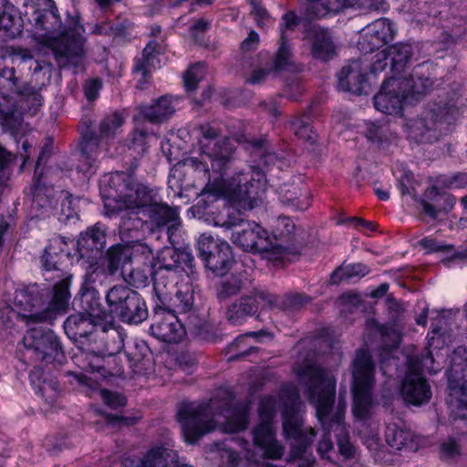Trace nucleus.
<instances>
[{
	"instance_id": "f257e3e1",
	"label": "nucleus",
	"mask_w": 467,
	"mask_h": 467,
	"mask_svg": "<svg viewBox=\"0 0 467 467\" xmlns=\"http://www.w3.org/2000/svg\"><path fill=\"white\" fill-rule=\"evenodd\" d=\"M187 133L197 140L200 158L190 157L184 165L192 169L200 179L206 180L202 194L223 197L238 209L252 210L266 191L265 176L259 169L234 171L228 177L234 147L231 139L220 136L219 129L211 123L193 126Z\"/></svg>"
},
{
	"instance_id": "f03ea898",
	"label": "nucleus",
	"mask_w": 467,
	"mask_h": 467,
	"mask_svg": "<svg viewBox=\"0 0 467 467\" xmlns=\"http://www.w3.org/2000/svg\"><path fill=\"white\" fill-rule=\"evenodd\" d=\"M100 190L105 198V208L112 213H121L122 231L139 230L148 223L161 228L179 219L175 208L160 202L148 186L135 183L131 174L116 171L104 175Z\"/></svg>"
},
{
	"instance_id": "7ed1b4c3",
	"label": "nucleus",
	"mask_w": 467,
	"mask_h": 467,
	"mask_svg": "<svg viewBox=\"0 0 467 467\" xmlns=\"http://www.w3.org/2000/svg\"><path fill=\"white\" fill-rule=\"evenodd\" d=\"M300 382L306 387L308 400L316 408L318 420L326 433L318 442L317 451L329 458L333 442L329 437L335 433L339 452L346 458L354 454V446L349 441L348 431L344 423L345 406L338 404L334 410L336 399V379L327 370L316 365H306L296 369Z\"/></svg>"
},
{
	"instance_id": "20e7f679",
	"label": "nucleus",
	"mask_w": 467,
	"mask_h": 467,
	"mask_svg": "<svg viewBox=\"0 0 467 467\" xmlns=\"http://www.w3.org/2000/svg\"><path fill=\"white\" fill-rule=\"evenodd\" d=\"M27 2L36 5L31 18H27L33 38L52 49L59 67L77 64L83 55L84 43V37L78 31V17L67 28L53 0Z\"/></svg>"
},
{
	"instance_id": "39448f33",
	"label": "nucleus",
	"mask_w": 467,
	"mask_h": 467,
	"mask_svg": "<svg viewBox=\"0 0 467 467\" xmlns=\"http://www.w3.org/2000/svg\"><path fill=\"white\" fill-rule=\"evenodd\" d=\"M178 419L187 443H194L212 431L219 423L224 432H238L246 429L248 410L244 405L232 406L226 393L222 399L214 398L208 402L182 403Z\"/></svg>"
},
{
	"instance_id": "423d86ee",
	"label": "nucleus",
	"mask_w": 467,
	"mask_h": 467,
	"mask_svg": "<svg viewBox=\"0 0 467 467\" xmlns=\"http://www.w3.org/2000/svg\"><path fill=\"white\" fill-rule=\"evenodd\" d=\"M283 430L286 439L294 440L288 462H297V467H314L315 457L307 450L311 446L316 431L312 427L304 428L300 416L301 401L296 388L289 387L282 390Z\"/></svg>"
},
{
	"instance_id": "0eeeda50",
	"label": "nucleus",
	"mask_w": 467,
	"mask_h": 467,
	"mask_svg": "<svg viewBox=\"0 0 467 467\" xmlns=\"http://www.w3.org/2000/svg\"><path fill=\"white\" fill-rule=\"evenodd\" d=\"M216 225L232 230V241L245 251L266 254L270 260L285 257L286 249L280 244H275L268 233L255 223L223 220L222 223L217 221Z\"/></svg>"
},
{
	"instance_id": "6e6552de",
	"label": "nucleus",
	"mask_w": 467,
	"mask_h": 467,
	"mask_svg": "<svg viewBox=\"0 0 467 467\" xmlns=\"http://www.w3.org/2000/svg\"><path fill=\"white\" fill-rule=\"evenodd\" d=\"M124 122L123 114L119 111H114L105 115L99 121V134L89 130L82 134L80 157L77 166L78 171L83 172L86 176L94 173L99 154L100 140H108L119 134Z\"/></svg>"
},
{
	"instance_id": "1a4fd4ad",
	"label": "nucleus",
	"mask_w": 467,
	"mask_h": 467,
	"mask_svg": "<svg viewBox=\"0 0 467 467\" xmlns=\"http://www.w3.org/2000/svg\"><path fill=\"white\" fill-rule=\"evenodd\" d=\"M431 86L429 78H391L382 83L379 92L374 97V106L377 110L389 115H398L401 112L402 102L409 95H420L428 90Z\"/></svg>"
},
{
	"instance_id": "9d476101",
	"label": "nucleus",
	"mask_w": 467,
	"mask_h": 467,
	"mask_svg": "<svg viewBox=\"0 0 467 467\" xmlns=\"http://www.w3.org/2000/svg\"><path fill=\"white\" fill-rule=\"evenodd\" d=\"M373 385L374 364L369 353L360 349L353 361V413L358 419L364 420L371 413Z\"/></svg>"
},
{
	"instance_id": "9b49d317",
	"label": "nucleus",
	"mask_w": 467,
	"mask_h": 467,
	"mask_svg": "<svg viewBox=\"0 0 467 467\" xmlns=\"http://www.w3.org/2000/svg\"><path fill=\"white\" fill-rule=\"evenodd\" d=\"M276 400L274 397L262 399L259 406L261 422L253 431L254 443L265 458L279 460L284 455V447L275 439L272 419L276 411Z\"/></svg>"
},
{
	"instance_id": "f8f14e48",
	"label": "nucleus",
	"mask_w": 467,
	"mask_h": 467,
	"mask_svg": "<svg viewBox=\"0 0 467 467\" xmlns=\"http://www.w3.org/2000/svg\"><path fill=\"white\" fill-rule=\"evenodd\" d=\"M73 275L70 273H63L60 279L57 281L53 287V296L47 307L41 312L32 314H21L12 308H8L9 314L21 317L27 326L35 323L48 322L52 323L57 315H60L68 307V302L71 297L70 287Z\"/></svg>"
},
{
	"instance_id": "ddd939ff",
	"label": "nucleus",
	"mask_w": 467,
	"mask_h": 467,
	"mask_svg": "<svg viewBox=\"0 0 467 467\" xmlns=\"http://www.w3.org/2000/svg\"><path fill=\"white\" fill-rule=\"evenodd\" d=\"M25 348L31 351L36 360L51 363L63 357L61 343L50 329L30 328L24 336Z\"/></svg>"
},
{
	"instance_id": "4468645a",
	"label": "nucleus",
	"mask_w": 467,
	"mask_h": 467,
	"mask_svg": "<svg viewBox=\"0 0 467 467\" xmlns=\"http://www.w3.org/2000/svg\"><path fill=\"white\" fill-rule=\"evenodd\" d=\"M305 14L311 19L334 16L345 8L379 10L384 0H300Z\"/></svg>"
},
{
	"instance_id": "2eb2a0df",
	"label": "nucleus",
	"mask_w": 467,
	"mask_h": 467,
	"mask_svg": "<svg viewBox=\"0 0 467 467\" xmlns=\"http://www.w3.org/2000/svg\"><path fill=\"white\" fill-rule=\"evenodd\" d=\"M154 269H163L182 275L185 273L190 280L197 277L193 255L186 250L164 247L158 252L154 259Z\"/></svg>"
},
{
	"instance_id": "dca6fc26",
	"label": "nucleus",
	"mask_w": 467,
	"mask_h": 467,
	"mask_svg": "<svg viewBox=\"0 0 467 467\" xmlns=\"http://www.w3.org/2000/svg\"><path fill=\"white\" fill-rule=\"evenodd\" d=\"M150 330L157 339L178 343L186 335V328L173 311L158 309L154 312Z\"/></svg>"
},
{
	"instance_id": "f3484780",
	"label": "nucleus",
	"mask_w": 467,
	"mask_h": 467,
	"mask_svg": "<svg viewBox=\"0 0 467 467\" xmlns=\"http://www.w3.org/2000/svg\"><path fill=\"white\" fill-rule=\"evenodd\" d=\"M101 318L95 334L94 341L98 343V352L101 356H108L109 358L119 353L124 348V333L116 327L112 317Z\"/></svg>"
},
{
	"instance_id": "a211bd4d",
	"label": "nucleus",
	"mask_w": 467,
	"mask_h": 467,
	"mask_svg": "<svg viewBox=\"0 0 467 467\" xmlns=\"http://www.w3.org/2000/svg\"><path fill=\"white\" fill-rule=\"evenodd\" d=\"M447 403L451 411L462 418L459 412L467 410V362L462 367L453 362L449 376Z\"/></svg>"
},
{
	"instance_id": "6ab92c4d",
	"label": "nucleus",
	"mask_w": 467,
	"mask_h": 467,
	"mask_svg": "<svg viewBox=\"0 0 467 467\" xmlns=\"http://www.w3.org/2000/svg\"><path fill=\"white\" fill-rule=\"evenodd\" d=\"M100 272L98 269L88 270L82 282L78 292L80 306L88 314L98 318L109 317V315L102 310L100 296L96 288Z\"/></svg>"
},
{
	"instance_id": "aec40b11",
	"label": "nucleus",
	"mask_w": 467,
	"mask_h": 467,
	"mask_svg": "<svg viewBox=\"0 0 467 467\" xmlns=\"http://www.w3.org/2000/svg\"><path fill=\"white\" fill-rule=\"evenodd\" d=\"M404 400L416 406L428 402L431 398V390L427 380L421 376L419 368L409 365L400 389Z\"/></svg>"
},
{
	"instance_id": "412c9836",
	"label": "nucleus",
	"mask_w": 467,
	"mask_h": 467,
	"mask_svg": "<svg viewBox=\"0 0 467 467\" xmlns=\"http://www.w3.org/2000/svg\"><path fill=\"white\" fill-rule=\"evenodd\" d=\"M368 63L361 59L351 60L338 73V88L343 91L361 94L365 83Z\"/></svg>"
},
{
	"instance_id": "4be33fe9",
	"label": "nucleus",
	"mask_w": 467,
	"mask_h": 467,
	"mask_svg": "<svg viewBox=\"0 0 467 467\" xmlns=\"http://www.w3.org/2000/svg\"><path fill=\"white\" fill-rule=\"evenodd\" d=\"M106 244V234L99 225L88 228L77 241V251L81 258L88 261L100 257Z\"/></svg>"
},
{
	"instance_id": "5701e85b",
	"label": "nucleus",
	"mask_w": 467,
	"mask_h": 467,
	"mask_svg": "<svg viewBox=\"0 0 467 467\" xmlns=\"http://www.w3.org/2000/svg\"><path fill=\"white\" fill-rule=\"evenodd\" d=\"M439 186L435 182V185L425 191L420 202L424 213L432 219L438 218L441 213H448L455 204V198L446 192H440Z\"/></svg>"
},
{
	"instance_id": "b1692460",
	"label": "nucleus",
	"mask_w": 467,
	"mask_h": 467,
	"mask_svg": "<svg viewBox=\"0 0 467 467\" xmlns=\"http://www.w3.org/2000/svg\"><path fill=\"white\" fill-rule=\"evenodd\" d=\"M101 318L86 312L70 315L64 322V329L67 337L74 341L94 336Z\"/></svg>"
},
{
	"instance_id": "393cba45",
	"label": "nucleus",
	"mask_w": 467,
	"mask_h": 467,
	"mask_svg": "<svg viewBox=\"0 0 467 467\" xmlns=\"http://www.w3.org/2000/svg\"><path fill=\"white\" fill-rule=\"evenodd\" d=\"M29 379L36 393L41 396L46 403L52 408L60 395L57 380L50 374L45 373L40 367H35L31 370Z\"/></svg>"
},
{
	"instance_id": "a878e982",
	"label": "nucleus",
	"mask_w": 467,
	"mask_h": 467,
	"mask_svg": "<svg viewBox=\"0 0 467 467\" xmlns=\"http://www.w3.org/2000/svg\"><path fill=\"white\" fill-rule=\"evenodd\" d=\"M29 379L36 393L41 396L46 403L52 408L60 395L57 380L50 374L45 373L40 367H35L31 370Z\"/></svg>"
},
{
	"instance_id": "bb28decb",
	"label": "nucleus",
	"mask_w": 467,
	"mask_h": 467,
	"mask_svg": "<svg viewBox=\"0 0 467 467\" xmlns=\"http://www.w3.org/2000/svg\"><path fill=\"white\" fill-rule=\"evenodd\" d=\"M308 37L312 43V56L323 61L331 59L336 54V44L331 33L318 26H313L308 31Z\"/></svg>"
},
{
	"instance_id": "cd10ccee",
	"label": "nucleus",
	"mask_w": 467,
	"mask_h": 467,
	"mask_svg": "<svg viewBox=\"0 0 467 467\" xmlns=\"http://www.w3.org/2000/svg\"><path fill=\"white\" fill-rule=\"evenodd\" d=\"M279 194L281 202L295 211H304L310 205L309 190L300 180L283 184Z\"/></svg>"
},
{
	"instance_id": "c85d7f7f",
	"label": "nucleus",
	"mask_w": 467,
	"mask_h": 467,
	"mask_svg": "<svg viewBox=\"0 0 467 467\" xmlns=\"http://www.w3.org/2000/svg\"><path fill=\"white\" fill-rule=\"evenodd\" d=\"M426 114V118L413 120L410 127L411 136L420 142L429 140L426 133L433 128L435 123L448 120L449 108L447 105L437 106L430 109Z\"/></svg>"
},
{
	"instance_id": "c756f323",
	"label": "nucleus",
	"mask_w": 467,
	"mask_h": 467,
	"mask_svg": "<svg viewBox=\"0 0 467 467\" xmlns=\"http://www.w3.org/2000/svg\"><path fill=\"white\" fill-rule=\"evenodd\" d=\"M67 246L68 244L64 237L57 236L50 240L41 256V264L46 271L58 270L63 261L69 258L70 252Z\"/></svg>"
},
{
	"instance_id": "7c9ffc66",
	"label": "nucleus",
	"mask_w": 467,
	"mask_h": 467,
	"mask_svg": "<svg viewBox=\"0 0 467 467\" xmlns=\"http://www.w3.org/2000/svg\"><path fill=\"white\" fill-rule=\"evenodd\" d=\"M22 120V113L16 106V99L4 92H0V124L4 130L10 131L12 135H16Z\"/></svg>"
},
{
	"instance_id": "2f4dec72",
	"label": "nucleus",
	"mask_w": 467,
	"mask_h": 467,
	"mask_svg": "<svg viewBox=\"0 0 467 467\" xmlns=\"http://www.w3.org/2000/svg\"><path fill=\"white\" fill-rule=\"evenodd\" d=\"M176 462L177 454L173 450L156 447L148 451L140 463L135 464L133 460L126 459L122 462V467H166L169 463Z\"/></svg>"
},
{
	"instance_id": "473e14b6",
	"label": "nucleus",
	"mask_w": 467,
	"mask_h": 467,
	"mask_svg": "<svg viewBox=\"0 0 467 467\" xmlns=\"http://www.w3.org/2000/svg\"><path fill=\"white\" fill-rule=\"evenodd\" d=\"M182 275L163 269H154L152 273L153 291L162 305H166Z\"/></svg>"
},
{
	"instance_id": "72a5a7b5",
	"label": "nucleus",
	"mask_w": 467,
	"mask_h": 467,
	"mask_svg": "<svg viewBox=\"0 0 467 467\" xmlns=\"http://www.w3.org/2000/svg\"><path fill=\"white\" fill-rule=\"evenodd\" d=\"M233 260L231 246L227 242H223L210 256L205 257L203 262L206 268L214 275L222 276L229 271Z\"/></svg>"
},
{
	"instance_id": "f704fd0d",
	"label": "nucleus",
	"mask_w": 467,
	"mask_h": 467,
	"mask_svg": "<svg viewBox=\"0 0 467 467\" xmlns=\"http://www.w3.org/2000/svg\"><path fill=\"white\" fill-rule=\"evenodd\" d=\"M141 116L152 123L167 120L175 112V108L168 96H162L151 105L140 107Z\"/></svg>"
},
{
	"instance_id": "c9c22d12",
	"label": "nucleus",
	"mask_w": 467,
	"mask_h": 467,
	"mask_svg": "<svg viewBox=\"0 0 467 467\" xmlns=\"http://www.w3.org/2000/svg\"><path fill=\"white\" fill-rule=\"evenodd\" d=\"M385 437L387 443L394 450L415 451L418 448L414 433L410 430L401 428L397 424L393 423L387 426Z\"/></svg>"
},
{
	"instance_id": "e433bc0d",
	"label": "nucleus",
	"mask_w": 467,
	"mask_h": 467,
	"mask_svg": "<svg viewBox=\"0 0 467 467\" xmlns=\"http://www.w3.org/2000/svg\"><path fill=\"white\" fill-rule=\"evenodd\" d=\"M148 314L145 300L135 292L118 317L124 323L138 325L147 319Z\"/></svg>"
},
{
	"instance_id": "4c0bfd02",
	"label": "nucleus",
	"mask_w": 467,
	"mask_h": 467,
	"mask_svg": "<svg viewBox=\"0 0 467 467\" xmlns=\"http://www.w3.org/2000/svg\"><path fill=\"white\" fill-rule=\"evenodd\" d=\"M43 295V289L36 284L19 288L15 294V306L20 310L31 312L34 307L41 306Z\"/></svg>"
},
{
	"instance_id": "58836bf2",
	"label": "nucleus",
	"mask_w": 467,
	"mask_h": 467,
	"mask_svg": "<svg viewBox=\"0 0 467 467\" xmlns=\"http://www.w3.org/2000/svg\"><path fill=\"white\" fill-rule=\"evenodd\" d=\"M159 43L156 40H150L142 51L141 57L134 60L133 72L140 73L142 78H146L147 74L151 68L160 67V61L157 58Z\"/></svg>"
},
{
	"instance_id": "ea45409f",
	"label": "nucleus",
	"mask_w": 467,
	"mask_h": 467,
	"mask_svg": "<svg viewBox=\"0 0 467 467\" xmlns=\"http://www.w3.org/2000/svg\"><path fill=\"white\" fill-rule=\"evenodd\" d=\"M135 292V290L123 285L112 286L105 296L109 311L119 317L127 305L128 300L131 298Z\"/></svg>"
},
{
	"instance_id": "a19ab883",
	"label": "nucleus",
	"mask_w": 467,
	"mask_h": 467,
	"mask_svg": "<svg viewBox=\"0 0 467 467\" xmlns=\"http://www.w3.org/2000/svg\"><path fill=\"white\" fill-rule=\"evenodd\" d=\"M257 310L258 306L254 299L250 296L243 297L231 305L227 311V318L234 325H238L243 323L247 317L255 314Z\"/></svg>"
},
{
	"instance_id": "79ce46f5",
	"label": "nucleus",
	"mask_w": 467,
	"mask_h": 467,
	"mask_svg": "<svg viewBox=\"0 0 467 467\" xmlns=\"http://www.w3.org/2000/svg\"><path fill=\"white\" fill-rule=\"evenodd\" d=\"M368 327L371 329H375L380 336L383 345L382 348L386 354H389L390 350L396 349L399 347L401 336L396 327L379 325L374 319L368 321Z\"/></svg>"
},
{
	"instance_id": "37998d69",
	"label": "nucleus",
	"mask_w": 467,
	"mask_h": 467,
	"mask_svg": "<svg viewBox=\"0 0 467 467\" xmlns=\"http://www.w3.org/2000/svg\"><path fill=\"white\" fill-rule=\"evenodd\" d=\"M386 52L394 74L401 72L411 57V47L408 44L393 45Z\"/></svg>"
},
{
	"instance_id": "c03bdc74",
	"label": "nucleus",
	"mask_w": 467,
	"mask_h": 467,
	"mask_svg": "<svg viewBox=\"0 0 467 467\" xmlns=\"http://www.w3.org/2000/svg\"><path fill=\"white\" fill-rule=\"evenodd\" d=\"M249 337H254L257 341H263L264 338H272V335L269 332H266L265 330L255 331V332H250L243 336H239L235 341L230 346V348L233 350H236L238 353L235 355H233L229 358L230 361L235 360L241 357H246L251 355L253 352H255L258 350L255 347H248L247 348H244L246 346V339Z\"/></svg>"
},
{
	"instance_id": "a18cd8bd",
	"label": "nucleus",
	"mask_w": 467,
	"mask_h": 467,
	"mask_svg": "<svg viewBox=\"0 0 467 467\" xmlns=\"http://www.w3.org/2000/svg\"><path fill=\"white\" fill-rule=\"evenodd\" d=\"M374 38L376 45L382 47L392 40L394 29L391 22L387 18H379L365 27Z\"/></svg>"
},
{
	"instance_id": "49530a36",
	"label": "nucleus",
	"mask_w": 467,
	"mask_h": 467,
	"mask_svg": "<svg viewBox=\"0 0 467 467\" xmlns=\"http://www.w3.org/2000/svg\"><path fill=\"white\" fill-rule=\"evenodd\" d=\"M369 273L368 265L361 263L342 265L336 269L331 275V281L334 284L348 281L355 277H363Z\"/></svg>"
},
{
	"instance_id": "de8ad7c7",
	"label": "nucleus",
	"mask_w": 467,
	"mask_h": 467,
	"mask_svg": "<svg viewBox=\"0 0 467 467\" xmlns=\"http://www.w3.org/2000/svg\"><path fill=\"white\" fill-rule=\"evenodd\" d=\"M25 26L24 19L18 16L17 8L9 0H0V29L10 30L16 26Z\"/></svg>"
},
{
	"instance_id": "09e8293b",
	"label": "nucleus",
	"mask_w": 467,
	"mask_h": 467,
	"mask_svg": "<svg viewBox=\"0 0 467 467\" xmlns=\"http://www.w3.org/2000/svg\"><path fill=\"white\" fill-rule=\"evenodd\" d=\"M193 300L192 288L185 286L184 289H178L174 296H170L166 305L172 306L178 312L187 313L192 308Z\"/></svg>"
},
{
	"instance_id": "8fccbe9b",
	"label": "nucleus",
	"mask_w": 467,
	"mask_h": 467,
	"mask_svg": "<svg viewBox=\"0 0 467 467\" xmlns=\"http://www.w3.org/2000/svg\"><path fill=\"white\" fill-rule=\"evenodd\" d=\"M128 26L125 23H112L111 21H102L90 25V34L96 36H122L126 34Z\"/></svg>"
},
{
	"instance_id": "3c124183",
	"label": "nucleus",
	"mask_w": 467,
	"mask_h": 467,
	"mask_svg": "<svg viewBox=\"0 0 467 467\" xmlns=\"http://www.w3.org/2000/svg\"><path fill=\"white\" fill-rule=\"evenodd\" d=\"M291 129L295 135L299 139L307 141L310 144H314L316 142L317 134L313 131L310 125V117L306 113L291 121Z\"/></svg>"
},
{
	"instance_id": "603ef678",
	"label": "nucleus",
	"mask_w": 467,
	"mask_h": 467,
	"mask_svg": "<svg viewBox=\"0 0 467 467\" xmlns=\"http://www.w3.org/2000/svg\"><path fill=\"white\" fill-rule=\"evenodd\" d=\"M293 52L289 41L279 39V47L273 60L275 71L286 70L293 65Z\"/></svg>"
},
{
	"instance_id": "864d4df0",
	"label": "nucleus",
	"mask_w": 467,
	"mask_h": 467,
	"mask_svg": "<svg viewBox=\"0 0 467 467\" xmlns=\"http://www.w3.org/2000/svg\"><path fill=\"white\" fill-rule=\"evenodd\" d=\"M109 365V359L102 360L99 356H97L93 357V360L80 367L82 368V369L90 372L97 371L103 375L104 377L120 376L121 374H123L124 370L121 366L117 365L116 367L111 368Z\"/></svg>"
},
{
	"instance_id": "5fc2aeb1",
	"label": "nucleus",
	"mask_w": 467,
	"mask_h": 467,
	"mask_svg": "<svg viewBox=\"0 0 467 467\" xmlns=\"http://www.w3.org/2000/svg\"><path fill=\"white\" fill-rule=\"evenodd\" d=\"M295 223L292 220L285 216H280L276 220V224L274 231L275 244H282L286 250L287 248L284 245V243L290 241L291 235L295 231ZM287 252L285 253V254Z\"/></svg>"
},
{
	"instance_id": "6e6d98bb",
	"label": "nucleus",
	"mask_w": 467,
	"mask_h": 467,
	"mask_svg": "<svg viewBox=\"0 0 467 467\" xmlns=\"http://www.w3.org/2000/svg\"><path fill=\"white\" fill-rule=\"evenodd\" d=\"M243 285V280L239 275H231L218 285L217 297L220 301L227 300L240 293Z\"/></svg>"
},
{
	"instance_id": "4d7b16f0",
	"label": "nucleus",
	"mask_w": 467,
	"mask_h": 467,
	"mask_svg": "<svg viewBox=\"0 0 467 467\" xmlns=\"http://www.w3.org/2000/svg\"><path fill=\"white\" fill-rule=\"evenodd\" d=\"M206 67L204 63L198 62L191 66L184 73L183 81L187 91H194L198 83L205 77Z\"/></svg>"
},
{
	"instance_id": "13d9d810",
	"label": "nucleus",
	"mask_w": 467,
	"mask_h": 467,
	"mask_svg": "<svg viewBox=\"0 0 467 467\" xmlns=\"http://www.w3.org/2000/svg\"><path fill=\"white\" fill-rule=\"evenodd\" d=\"M223 242L214 239L211 234H202L197 241V250L201 259L204 261L205 257L210 256L219 247V244Z\"/></svg>"
},
{
	"instance_id": "bf43d9fd",
	"label": "nucleus",
	"mask_w": 467,
	"mask_h": 467,
	"mask_svg": "<svg viewBox=\"0 0 467 467\" xmlns=\"http://www.w3.org/2000/svg\"><path fill=\"white\" fill-rule=\"evenodd\" d=\"M300 19L294 11H288L282 16L280 23V39L289 41V33L299 25Z\"/></svg>"
},
{
	"instance_id": "052dcab7",
	"label": "nucleus",
	"mask_w": 467,
	"mask_h": 467,
	"mask_svg": "<svg viewBox=\"0 0 467 467\" xmlns=\"http://www.w3.org/2000/svg\"><path fill=\"white\" fill-rule=\"evenodd\" d=\"M149 356L150 349L144 344L136 345L135 350L127 354L130 366L139 370L144 368L143 364L148 361Z\"/></svg>"
},
{
	"instance_id": "680f3d73",
	"label": "nucleus",
	"mask_w": 467,
	"mask_h": 467,
	"mask_svg": "<svg viewBox=\"0 0 467 467\" xmlns=\"http://www.w3.org/2000/svg\"><path fill=\"white\" fill-rule=\"evenodd\" d=\"M436 182L445 188H463L467 186V173L458 172L453 175H439Z\"/></svg>"
},
{
	"instance_id": "e2e57ef3",
	"label": "nucleus",
	"mask_w": 467,
	"mask_h": 467,
	"mask_svg": "<svg viewBox=\"0 0 467 467\" xmlns=\"http://www.w3.org/2000/svg\"><path fill=\"white\" fill-rule=\"evenodd\" d=\"M373 38L374 36L363 28L357 43L358 50L363 54H369L381 47V45H376Z\"/></svg>"
},
{
	"instance_id": "0e129e2a",
	"label": "nucleus",
	"mask_w": 467,
	"mask_h": 467,
	"mask_svg": "<svg viewBox=\"0 0 467 467\" xmlns=\"http://www.w3.org/2000/svg\"><path fill=\"white\" fill-rule=\"evenodd\" d=\"M419 245L426 251V253H451L452 245H447L438 243L431 237H425L419 241Z\"/></svg>"
},
{
	"instance_id": "69168bd1",
	"label": "nucleus",
	"mask_w": 467,
	"mask_h": 467,
	"mask_svg": "<svg viewBox=\"0 0 467 467\" xmlns=\"http://www.w3.org/2000/svg\"><path fill=\"white\" fill-rule=\"evenodd\" d=\"M101 397L103 401L113 410H117L119 408L124 407L127 403V400L125 396L113 392L107 389L101 390Z\"/></svg>"
},
{
	"instance_id": "338daca9",
	"label": "nucleus",
	"mask_w": 467,
	"mask_h": 467,
	"mask_svg": "<svg viewBox=\"0 0 467 467\" xmlns=\"http://www.w3.org/2000/svg\"><path fill=\"white\" fill-rule=\"evenodd\" d=\"M148 135L149 133L146 130L136 128L132 133L130 147L138 153H144L146 150Z\"/></svg>"
},
{
	"instance_id": "774afa93",
	"label": "nucleus",
	"mask_w": 467,
	"mask_h": 467,
	"mask_svg": "<svg viewBox=\"0 0 467 467\" xmlns=\"http://www.w3.org/2000/svg\"><path fill=\"white\" fill-rule=\"evenodd\" d=\"M252 13L254 16L257 26L260 27H267L274 23L268 12L261 5L254 4Z\"/></svg>"
}]
</instances>
